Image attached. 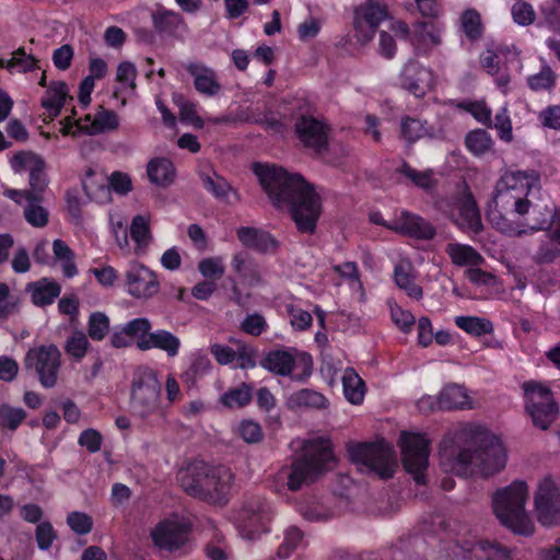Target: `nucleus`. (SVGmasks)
<instances>
[{
  "instance_id": "obj_1",
  "label": "nucleus",
  "mask_w": 560,
  "mask_h": 560,
  "mask_svg": "<svg viewBox=\"0 0 560 560\" xmlns=\"http://www.w3.org/2000/svg\"><path fill=\"white\" fill-rule=\"evenodd\" d=\"M440 465L460 477L493 476L506 466L508 451L499 435L475 422L452 428L439 446Z\"/></svg>"
},
{
  "instance_id": "obj_2",
  "label": "nucleus",
  "mask_w": 560,
  "mask_h": 560,
  "mask_svg": "<svg viewBox=\"0 0 560 560\" xmlns=\"http://www.w3.org/2000/svg\"><path fill=\"white\" fill-rule=\"evenodd\" d=\"M538 185L539 176L535 171L506 170L497 180L487 203L486 217L489 223L509 236L540 231L547 218H536L537 210L528 199L530 191Z\"/></svg>"
},
{
  "instance_id": "obj_3",
  "label": "nucleus",
  "mask_w": 560,
  "mask_h": 560,
  "mask_svg": "<svg viewBox=\"0 0 560 560\" xmlns=\"http://www.w3.org/2000/svg\"><path fill=\"white\" fill-rule=\"evenodd\" d=\"M253 171L271 203L291 213L301 232L312 233L320 215V200L314 188L300 175L282 167L255 163Z\"/></svg>"
},
{
  "instance_id": "obj_4",
  "label": "nucleus",
  "mask_w": 560,
  "mask_h": 560,
  "mask_svg": "<svg viewBox=\"0 0 560 560\" xmlns=\"http://www.w3.org/2000/svg\"><path fill=\"white\" fill-rule=\"evenodd\" d=\"M177 479L188 494L223 505L229 501L234 476L225 466L210 467L194 463L180 469Z\"/></svg>"
},
{
  "instance_id": "obj_5",
  "label": "nucleus",
  "mask_w": 560,
  "mask_h": 560,
  "mask_svg": "<svg viewBox=\"0 0 560 560\" xmlns=\"http://www.w3.org/2000/svg\"><path fill=\"white\" fill-rule=\"evenodd\" d=\"M10 163L15 173L27 172L30 174L31 190L8 189L4 195L16 203L27 202L24 209V217L31 225L36 228L46 225L48 213L37 203L38 195L47 185L43 159L32 152H19L12 156Z\"/></svg>"
},
{
  "instance_id": "obj_6",
  "label": "nucleus",
  "mask_w": 560,
  "mask_h": 560,
  "mask_svg": "<svg viewBox=\"0 0 560 560\" xmlns=\"http://www.w3.org/2000/svg\"><path fill=\"white\" fill-rule=\"evenodd\" d=\"M528 486L516 480L497 490L492 495V509L500 523L514 534L529 536L535 524L526 510Z\"/></svg>"
},
{
  "instance_id": "obj_7",
  "label": "nucleus",
  "mask_w": 560,
  "mask_h": 560,
  "mask_svg": "<svg viewBox=\"0 0 560 560\" xmlns=\"http://www.w3.org/2000/svg\"><path fill=\"white\" fill-rule=\"evenodd\" d=\"M334 460L335 456L328 440L307 441L303 454L288 469V487L291 490L300 489L304 483L313 481L319 472L329 469Z\"/></svg>"
},
{
  "instance_id": "obj_8",
  "label": "nucleus",
  "mask_w": 560,
  "mask_h": 560,
  "mask_svg": "<svg viewBox=\"0 0 560 560\" xmlns=\"http://www.w3.org/2000/svg\"><path fill=\"white\" fill-rule=\"evenodd\" d=\"M229 520L234 524L243 540L254 542L270 532L272 510L267 501L260 498H250L234 509Z\"/></svg>"
},
{
  "instance_id": "obj_9",
  "label": "nucleus",
  "mask_w": 560,
  "mask_h": 560,
  "mask_svg": "<svg viewBox=\"0 0 560 560\" xmlns=\"http://www.w3.org/2000/svg\"><path fill=\"white\" fill-rule=\"evenodd\" d=\"M161 383L154 370L141 366L133 374L130 386V410L144 419L161 411Z\"/></svg>"
},
{
  "instance_id": "obj_10",
  "label": "nucleus",
  "mask_w": 560,
  "mask_h": 560,
  "mask_svg": "<svg viewBox=\"0 0 560 560\" xmlns=\"http://www.w3.org/2000/svg\"><path fill=\"white\" fill-rule=\"evenodd\" d=\"M348 453L362 472H374L381 478L393 476L397 462L393 447L385 441L376 443H350Z\"/></svg>"
},
{
  "instance_id": "obj_11",
  "label": "nucleus",
  "mask_w": 560,
  "mask_h": 560,
  "mask_svg": "<svg viewBox=\"0 0 560 560\" xmlns=\"http://www.w3.org/2000/svg\"><path fill=\"white\" fill-rule=\"evenodd\" d=\"M525 410L533 424L547 430L558 416V405L550 387L541 382L527 381L522 385Z\"/></svg>"
},
{
  "instance_id": "obj_12",
  "label": "nucleus",
  "mask_w": 560,
  "mask_h": 560,
  "mask_svg": "<svg viewBox=\"0 0 560 560\" xmlns=\"http://www.w3.org/2000/svg\"><path fill=\"white\" fill-rule=\"evenodd\" d=\"M260 365L273 374L300 381L311 375L313 360L307 352L287 348L268 352Z\"/></svg>"
},
{
  "instance_id": "obj_13",
  "label": "nucleus",
  "mask_w": 560,
  "mask_h": 560,
  "mask_svg": "<svg viewBox=\"0 0 560 560\" xmlns=\"http://www.w3.org/2000/svg\"><path fill=\"white\" fill-rule=\"evenodd\" d=\"M430 440L423 433L401 432L399 447L406 471L412 475L417 483L425 482L429 467Z\"/></svg>"
},
{
  "instance_id": "obj_14",
  "label": "nucleus",
  "mask_w": 560,
  "mask_h": 560,
  "mask_svg": "<svg viewBox=\"0 0 560 560\" xmlns=\"http://www.w3.org/2000/svg\"><path fill=\"white\" fill-rule=\"evenodd\" d=\"M190 521L182 515H172L161 520L150 533L155 547L166 551H177L189 541Z\"/></svg>"
},
{
  "instance_id": "obj_15",
  "label": "nucleus",
  "mask_w": 560,
  "mask_h": 560,
  "mask_svg": "<svg viewBox=\"0 0 560 560\" xmlns=\"http://www.w3.org/2000/svg\"><path fill=\"white\" fill-rule=\"evenodd\" d=\"M436 82L434 70L417 58H409L397 75V85L417 98L432 92Z\"/></svg>"
},
{
  "instance_id": "obj_16",
  "label": "nucleus",
  "mask_w": 560,
  "mask_h": 560,
  "mask_svg": "<svg viewBox=\"0 0 560 560\" xmlns=\"http://www.w3.org/2000/svg\"><path fill=\"white\" fill-rule=\"evenodd\" d=\"M537 521L545 527L560 525V487L551 477H544L534 492Z\"/></svg>"
},
{
  "instance_id": "obj_17",
  "label": "nucleus",
  "mask_w": 560,
  "mask_h": 560,
  "mask_svg": "<svg viewBox=\"0 0 560 560\" xmlns=\"http://www.w3.org/2000/svg\"><path fill=\"white\" fill-rule=\"evenodd\" d=\"M160 289L156 273L144 264L131 260L124 271V290L136 300H149Z\"/></svg>"
},
{
  "instance_id": "obj_18",
  "label": "nucleus",
  "mask_w": 560,
  "mask_h": 560,
  "mask_svg": "<svg viewBox=\"0 0 560 560\" xmlns=\"http://www.w3.org/2000/svg\"><path fill=\"white\" fill-rule=\"evenodd\" d=\"M60 124L63 136L77 137L82 133L96 135L114 130L118 127L119 119L114 112L100 108L94 115L88 114L80 119L67 116Z\"/></svg>"
},
{
  "instance_id": "obj_19",
  "label": "nucleus",
  "mask_w": 560,
  "mask_h": 560,
  "mask_svg": "<svg viewBox=\"0 0 560 560\" xmlns=\"http://www.w3.org/2000/svg\"><path fill=\"white\" fill-rule=\"evenodd\" d=\"M389 18L387 8L377 0H365L354 10V36L361 45L369 44L376 28Z\"/></svg>"
},
{
  "instance_id": "obj_20",
  "label": "nucleus",
  "mask_w": 560,
  "mask_h": 560,
  "mask_svg": "<svg viewBox=\"0 0 560 560\" xmlns=\"http://www.w3.org/2000/svg\"><path fill=\"white\" fill-rule=\"evenodd\" d=\"M61 353L55 345L31 349L26 354V366L35 369L45 387H52L57 382Z\"/></svg>"
},
{
  "instance_id": "obj_21",
  "label": "nucleus",
  "mask_w": 560,
  "mask_h": 560,
  "mask_svg": "<svg viewBox=\"0 0 560 560\" xmlns=\"http://www.w3.org/2000/svg\"><path fill=\"white\" fill-rule=\"evenodd\" d=\"M231 268L236 273V281L232 287V299L240 305H244L249 294H243L241 288H254L261 283V270L245 254H235L231 261Z\"/></svg>"
},
{
  "instance_id": "obj_22",
  "label": "nucleus",
  "mask_w": 560,
  "mask_h": 560,
  "mask_svg": "<svg viewBox=\"0 0 560 560\" xmlns=\"http://www.w3.org/2000/svg\"><path fill=\"white\" fill-rule=\"evenodd\" d=\"M151 328V322L147 317L133 318L114 327L110 343L115 348H127L136 342L139 348L142 340H148Z\"/></svg>"
},
{
  "instance_id": "obj_23",
  "label": "nucleus",
  "mask_w": 560,
  "mask_h": 560,
  "mask_svg": "<svg viewBox=\"0 0 560 560\" xmlns=\"http://www.w3.org/2000/svg\"><path fill=\"white\" fill-rule=\"evenodd\" d=\"M451 215L457 226L467 233L477 234L482 230L479 209L469 192H466L454 203Z\"/></svg>"
},
{
  "instance_id": "obj_24",
  "label": "nucleus",
  "mask_w": 560,
  "mask_h": 560,
  "mask_svg": "<svg viewBox=\"0 0 560 560\" xmlns=\"http://www.w3.org/2000/svg\"><path fill=\"white\" fill-rule=\"evenodd\" d=\"M387 228L404 235L430 240L435 235L434 228L417 214L401 210L388 222Z\"/></svg>"
},
{
  "instance_id": "obj_25",
  "label": "nucleus",
  "mask_w": 560,
  "mask_h": 560,
  "mask_svg": "<svg viewBox=\"0 0 560 560\" xmlns=\"http://www.w3.org/2000/svg\"><path fill=\"white\" fill-rule=\"evenodd\" d=\"M546 213L539 211L538 219L547 218V240L544 241L536 252V259L539 262H550L560 255V212L551 214V210L545 208Z\"/></svg>"
},
{
  "instance_id": "obj_26",
  "label": "nucleus",
  "mask_w": 560,
  "mask_h": 560,
  "mask_svg": "<svg viewBox=\"0 0 560 560\" xmlns=\"http://www.w3.org/2000/svg\"><path fill=\"white\" fill-rule=\"evenodd\" d=\"M476 537H457L444 541L438 555V560H479Z\"/></svg>"
},
{
  "instance_id": "obj_27",
  "label": "nucleus",
  "mask_w": 560,
  "mask_h": 560,
  "mask_svg": "<svg viewBox=\"0 0 560 560\" xmlns=\"http://www.w3.org/2000/svg\"><path fill=\"white\" fill-rule=\"evenodd\" d=\"M409 40L418 54L427 55L441 44V28L433 23H419Z\"/></svg>"
},
{
  "instance_id": "obj_28",
  "label": "nucleus",
  "mask_w": 560,
  "mask_h": 560,
  "mask_svg": "<svg viewBox=\"0 0 560 560\" xmlns=\"http://www.w3.org/2000/svg\"><path fill=\"white\" fill-rule=\"evenodd\" d=\"M186 69L194 79L195 89L200 94L212 97L220 93L221 84L211 68L201 63H189Z\"/></svg>"
},
{
  "instance_id": "obj_29",
  "label": "nucleus",
  "mask_w": 560,
  "mask_h": 560,
  "mask_svg": "<svg viewBox=\"0 0 560 560\" xmlns=\"http://www.w3.org/2000/svg\"><path fill=\"white\" fill-rule=\"evenodd\" d=\"M296 133L306 147L313 148L316 151L324 148L327 141L324 125L312 117H302L300 119L296 124Z\"/></svg>"
},
{
  "instance_id": "obj_30",
  "label": "nucleus",
  "mask_w": 560,
  "mask_h": 560,
  "mask_svg": "<svg viewBox=\"0 0 560 560\" xmlns=\"http://www.w3.org/2000/svg\"><path fill=\"white\" fill-rule=\"evenodd\" d=\"M416 270L408 259H400L394 268V280L397 287L413 299L421 300L423 296L422 288L416 282Z\"/></svg>"
},
{
  "instance_id": "obj_31",
  "label": "nucleus",
  "mask_w": 560,
  "mask_h": 560,
  "mask_svg": "<svg viewBox=\"0 0 560 560\" xmlns=\"http://www.w3.org/2000/svg\"><path fill=\"white\" fill-rule=\"evenodd\" d=\"M236 235L244 246L258 252L269 253L278 247V242L275 237L264 230L242 226L237 229Z\"/></svg>"
},
{
  "instance_id": "obj_32",
  "label": "nucleus",
  "mask_w": 560,
  "mask_h": 560,
  "mask_svg": "<svg viewBox=\"0 0 560 560\" xmlns=\"http://www.w3.org/2000/svg\"><path fill=\"white\" fill-rule=\"evenodd\" d=\"M400 136L409 143H413L423 138L439 139L443 137L442 129L429 127L425 121L404 116L400 120Z\"/></svg>"
},
{
  "instance_id": "obj_33",
  "label": "nucleus",
  "mask_w": 560,
  "mask_h": 560,
  "mask_svg": "<svg viewBox=\"0 0 560 560\" xmlns=\"http://www.w3.org/2000/svg\"><path fill=\"white\" fill-rule=\"evenodd\" d=\"M82 186L89 198L98 203H107L112 199L107 178L103 173L96 172L92 167L85 170Z\"/></svg>"
},
{
  "instance_id": "obj_34",
  "label": "nucleus",
  "mask_w": 560,
  "mask_h": 560,
  "mask_svg": "<svg viewBox=\"0 0 560 560\" xmlns=\"http://www.w3.org/2000/svg\"><path fill=\"white\" fill-rule=\"evenodd\" d=\"M388 30L390 33L386 31L380 33L377 51L382 57L393 59L397 52L394 37L397 39H409V28L406 23L395 20L389 22Z\"/></svg>"
},
{
  "instance_id": "obj_35",
  "label": "nucleus",
  "mask_w": 560,
  "mask_h": 560,
  "mask_svg": "<svg viewBox=\"0 0 560 560\" xmlns=\"http://www.w3.org/2000/svg\"><path fill=\"white\" fill-rule=\"evenodd\" d=\"M180 340L177 336L165 329L150 331L148 340H142L139 349L142 351L159 349L168 357H176L179 352Z\"/></svg>"
},
{
  "instance_id": "obj_36",
  "label": "nucleus",
  "mask_w": 560,
  "mask_h": 560,
  "mask_svg": "<svg viewBox=\"0 0 560 560\" xmlns=\"http://www.w3.org/2000/svg\"><path fill=\"white\" fill-rule=\"evenodd\" d=\"M69 92L70 89L63 81H52L48 84L42 98V106L51 118L57 117L67 100L71 98Z\"/></svg>"
},
{
  "instance_id": "obj_37",
  "label": "nucleus",
  "mask_w": 560,
  "mask_h": 560,
  "mask_svg": "<svg viewBox=\"0 0 560 560\" xmlns=\"http://www.w3.org/2000/svg\"><path fill=\"white\" fill-rule=\"evenodd\" d=\"M130 237L135 243V255H143L153 240L150 214H138L132 218L130 223Z\"/></svg>"
},
{
  "instance_id": "obj_38",
  "label": "nucleus",
  "mask_w": 560,
  "mask_h": 560,
  "mask_svg": "<svg viewBox=\"0 0 560 560\" xmlns=\"http://www.w3.org/2000/svg\"><path fill=\"white\" fill-rule=\"evenodd\" d=\"M445 252L451 261L457 267H479L483 264V257L470 245L451 242L446 245Z\"/></svg>"
},
{
  "instance_id": "obj_39",
  "label": "nucleus",
  "mask_w": 560,
  "mask_h": 560,
  "mask_svg": "<svg viewBox=\"0 0 560 560\" xmlns=\"http://www.w3.org/2000/svg\"><path fill=\"white\" fill-rule=\"evenodd\" d=\"M440 402L443 410L472 409L474 401L467 389L458 384H450L440 392Z\"/></svg>"
},
{
  "instance_id": "obj_40",
  "label": "nucleus",
  "mask_w": 560,
  "mask_h": 560,
  "mask_svg": "<svg viewBox=\"0 0 560 560\" xmlns=\"http://www.w3.org/2000/svg\"><path fill=\"white\" fill-rule=\"evenodd\" d=\"M26 292L31 294L32 302L37 306H45L54 303L59 296L61 288L52 279L43 278L38 281L28 283Z\"/></svg>"
},
{
  "instance_id": "obj_41",
  "label": "nucleus",
  "mask_w": 560,
  "mask_h": 560,
  "mask_svg": "<svg viewBox=\"0 0 560 560\" xmlns=\"http://www.w3.org/2000/svg\"><path fill=\"white\" fill-rule=\"evenodd\" d=\"M327 405V398L313 389H301L290 394L287 398V406L292 410L325 409Z\"/></svg>"
},
{
  "instance_id": "obj_42",
  "label": "nucleus",
  "mask_w": 560,
  "mask_h": 560,
  "mask_svg": "<svg viewBox=\"0 0 560 560\" xmlns=\"http://www.w3.org/2000/svg\"><path fill=\"white\" fill-rule=\"evenodd\" d=\"M147 174L150 182L158 186H168L175 178L173 163L163 158L152 159L148 163Z\"/></svg>"
},
{
  "instance_id": "obj_43",
  "label": "nucleus",
  "mask_w": 560,
  "mask_h": 560,
  "mask_svg": "<svg viewBox=\"0 0 560 560\" xmlns=\"http://www.w3.org/2000/svg\"><path fill=\"white\" fill-rule=\"evenodd\" d=\"M342 387L346 399L352 405H360L365 395L362 378L353 369H347L342 375Z\"/></svg>"
},
{
  "instance_id": "obj_44",
  "label": "nucleus",
  "mask_w": 560,
  "mask_h": 560,
  "mask_svg": "<svg viewBox=\"0 0 560 560\" xmlns=\"http://www.w3.org/2000/svg\"><path fill=\"white\" fill-rule=\"evenodd\" d=\"M137 70L133 63L129 61L120 62L116 71L117 85L114 90V95L131 94L136 88Z\"/></svg>"
},
{
  "instance_id": "obj_45",
  "label": "nucleus",
  "mask_w": 560,
  "mask_h": 560,
  "mask_svg": "<svg viewBox=\"0 0 560 560\" xmlns=\"http://www.w3.org/2000/svg\"><path fill=\"white\" fill-rule=\"evenodd\" d=\"M454 322L458 328L474 337H481L493 332V324L485 317L457 316Z\"/></svg>"
},
{
  "instance_id": "obj_46",
  "label": "nucleus",
  "mask_w": 560,
  "mask_h": 560,
  "mask_svg": "<svg viewBox=\"0 0 560 560\" xmlns=\"http://www.w3.org/2000/svg\"><path fill=\"white\" fill-rule=\"evenodd\" d=\"M55 260L61 266L62 273L67 278H73L78 273L74 264V254L71 248L61 240H55L52 243Z\"/></svg>"
},
{
  "instance_id": "obj_47",
  "label": "nucleus",
  "mask_w": 560,
  "mask_h": 560,
  "mask_svg": "<svg viewBox=\"0 0 560 560\" xmlns=\"http://www.w3.org/2000/svg\"><path fill=\"white\" fill-rule=\"evenodd\" d=\"M154 28L164 34H174L182 24V18L174 11L158 9L151 14Z\"/></svg>"
},
{
  "instance_id": "obj_48",
  "label": "nucleus",
  "mask_w": 560,
  "mask_h": 560,
  "mask_svg": "<svg viewBox=\"0 0 560 560\" xmlns=\"http://www.w3.org/2000/svg\"><path fill=\"white\" fill-rule=\"evenodd\" d=\"M252 395V387L247 384H242L223 393L220 397V402L229 409L242 408L250 401Z\"/></svg>"
},
{
  "instance_id": "obj_49",
  "label": "nucleus",
  "mask_w": 560,
  "mask_h": 560,
  "mask_svg": "<svg viewBox=\"0 0 560 560\" xmlns=\"http://www.w3.org/2000/svg\"><path fill=\"white\" fill-rule=\"evenodd\" d=\"M469 152L476 156H481L491 151L493 141L490 135L481 129L470 131L465 139Z\"/></svg>"
},
{
  "instance_id": "obj_50",
  "label": "nucleus",
  "mask_w": 560,
  "mask_h": 560,
  "mask_svg": "<svg viewBox=\"0 0 560 560\" xmlns=\"http://www.w3.org/2000/svg\"><path fill=\"white\" fill-rule=\"evenodd\" d=\"M37 67L38 60L34 56L26 54L24 48H19L13 51L12 57L5 65V69H8L10 72L18 71L23 73L33 71Z\"/></svg>"
},
{
  "instance_id": "obj_51",
  "label": "nucleus",
  "mask_w": 560,
  "mask_h": 560,
  "mask_svg": "<svg viewBox=\"0 0 560 560\" xmlns=\"http://www.w3.org/2000/svg\"><path fill=\"white\" fill-rule=\"evenodd\" d=\"M90 341L83 331H74L66 340L65 351L77 361H81L88 353Z\"/></svg>"
},
{
  "instance_id": "obj_52",
  "label": "nucleus",
  "mask_w": 560,
  "mask_h": 560,
  "mask_svg": "<svg viewBox=\"0 0 560 560\" xmlns=\"http://www.w3.org/2000/svg\"><path fill=\"white\" fill-rule=\"evenodd\" d=\"M479 560H512L511 551L500 544L477 539Z\"/></svg>"
},
{
  "instance_id": "obj_53",
  "label": "nucleus",
  "mask_w": 560,
  "mask_h": 560,
  "mask_svg": "<svg viewBox=\"0 0 560 560\" xmlns=\"http://www.w3.org/2000/svg\"><path fill=\"white\" fill-rule=\"evenodd\" d=\"M109 318L103 312H93L88 320V334L92 340L101 341L109 332Z\"/></svg>"
},
{
  "instance_id": "obj_54",
  "label": "nucleus",
  "mask_w": 560,
  "mask_h": 560,
  "mask_svg": "<svg viewBox=\"0 0 560 560\" xmlns=\"http://www.w3.org/2000/svg\"><path fill=\"white\" fill-rule=\"evenodd\" d=\"M460 28L471 40L477 39L482 34V23L479 12L474 9H467L460 16Z\"/></svg>"
},
{
  "instance_id": "obj_55",
  "label": "nucleus",
  "mask_w": 560,
  "mask_h": 560,
  "mask_svg": "<svg viewBox=\"0 0 560 560\" xmlns=\"http://www.w3.org/2000/svg\"><path fill=\"white\" fill-rule=\"evenodd\" d=\"M233 433L246 443H257L264 436L260 424L249 419L236 423L233 427Z\"/></svg>"
},
{
  "instance_id": "obj_56",
  "label": "nucleus",
  "mask_w": 560,
  "mask_h": 560,
  "mask_svg": "<svg viewBox=\"0 0 560 560\" xmlns=\"http://www.w3.org/2000/svg\"><path fill=\"white\" fill-rule=\"evenodd\" d=\"M26 418V412L20 407H13L9 404L0 406V425L11 431H15Z\"/></svg>"
},
{
  "instance_id": "obj_57",
  "label": "nucleus",
  "mask_w": 560,
  "mask_h": 560,
  "mask_svg": "<svg viewBox=\"0 0 560 560\" xmlns=\"http://www.w3.org/2000/svg\"><path fill=\"white\" fill-rule=\"evenodd\" d=\"M202 183L208 191H210L215 198L228 199L232 192L229 183L218 174H203L201 176Z\"/></svg>"
},
{
  "instance_id": "obj_58",
  "label": "nucleus",
  "mask_w": 560,
  "mask_h": 560,
  "mask_svg": "<svg viewBox=\"0 0 560 560\" xmlns=\"http://www.w3.org/2000/svg\"><path fill=\"white\" fill-rule=\"evenodd\" d=\"M556 75L550 67L544 66L541 70L527 79L528 86L533 91H549L553 88Z\"/></svg>"
},
{
  "instance_id": "obj_59",
  "label": "nucleus",
  "mask_w": 560,
  "mask_h": 560,
  "mask_svg": "<svg viewBox=\"0 0 560 560\" xmlns=\"http://www.w3.org/2000/svg\"><path fill=\"white\" fill-rule=\"evenodd\" d=\"M399 172L412 184L423 189L431 188L435 183L432 171L420 172L410 167L409 165L404 164Z\"/></svg>"
},
{
  "instance_id": "obj_60",
  "label": "nucleus",
  "mask_w": 560,
  "mask_h": 560,
  "mask_svg": "<svg viewBox=\"0 0 560 560\" xmlns=\"http://www.w3.org/2000/svg\"><path fill=\"white\" fill-rule=\"evenodd\" d=\"M67 524L78 535H86L93 528L91 515L80 511H72L67 515Z\"/></svg>"
},
{
  "instance_id": "obj_61",
  "label": "nucleus",
  "mask_w": 560,
  "mask_h": 560,
  "mask_svg": "<svg viewBox=\"0 0 560 560\" xmlns=\"http://www.w3.org/2000/svg\"><path fill=\"white\" fill-rule=\"evenodd\" d=\"M198 270L206 279H219L225 272L224 260L219 256L203 258L198 264Z\"/></svg>"
},
{
  "instance_id": "obj_62",
  "label": "nucleus",
  "mask_w": 560,
  "mask_h": 560,
  "mask_svg": "<svg viewBox=\"0 0 560 560\" xmlns=\"http://www.w3.org/2000/svg\"><path fill=\"white\" fill-rule=\"evenodd\" d=\"M303 544V534L296 527H290L284 532V538L279 547L278 555L281 558H288Z\"/></svg>"
},
{
  "instance_id": "obj_63",
  "label": "nucleus",
  "mask_w": 560,
  "mask_h": 560,
  "mask_svg": "<svg viewBox=\"0 0 560 560\" xmlns=\"http://www.w3.org/2000/svg\"><path fill=\"white\" fill-rule=\"evenodd\" d=\"M514 23L521 26H527L535 22L536 12L533 5L525 1H517L511 9Z\"/></svg>"
},
{
  "instance_id": "obj_64",
  "label": "nucleus",
  "mask_w": 560,
  "mask_h": 560,
  "mask_svg": "<svg viewBox=\"0 0 560 560\" xmlns=\"http://www.w3.org/2000/svg\"><path fill=\"white\" fill-rule=\"evenodd\" d=\"M392 320L404 332H409L415 325V316L408 310L402 308L397 303H389Z\"/></svg>"
}]
</instances>
